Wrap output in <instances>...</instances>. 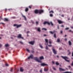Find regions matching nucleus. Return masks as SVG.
<instances>
[{
	"label": "nucleus",
	"mask_w": 73,
	"mask_h": 73,
	"mask_svg": "<svg viewBox=\"0 0 73 73\" xmlns=\"http://www.w3.org/2000/svg\"><path fill=\"white\" fill-rule=\"evenodd\" d=\"M61 57L63 59H64L65 60L67 61V62H69L70 61V60H67V59H68V58L66 56H61Z\"/></svg>",
	"instance_id": "1"
},
{
	"label": "nucleus",
	"mask_w": 73,
	"mask_h": 73,
	"mask_svg": "<svg viewBox=\"0 0 73 73\" xmlns=\"http://www.w3.org/2000/svg\"><path fill=\"white\" fill-rule=\"evenodd\" d=\"M49 44H52V42H51L50 41L49 42Z\"/></svg>",
	"instance_id": "48"
},
{
	"label": "nucleus",
	"mask_w": 73,
	"mask_h": 73,
	"mask_svg": "<svg viewBox=\"0 0 73 73\" xmlns=\"http://www.w3.org/2000/svg\"><path fill=\"white\" fill-rule=\"evenodd\" d=\"M29 9L27 8H26L25 9V11L26 12H27L28 11Z\"/></svg>",
	"instance_id": "21"
},
{
	"label": "nucleus",
	"mask_w": 73,
	"mask_h": 73,
	"mask_svg": "<svg viewBox=\"0 0 73 73\" xmlns=\"http://www.w3.org/2000/svg\"><path fill=\"white\" fill-rule=\"evenodd\" d=\"M19 42L20 43V44H23V42L21 41H20Z\"/></svg>",
	"instance_id": "45"
},
{
	"label": "nucleus",
	"mask_w": 73,
	"mask_h": 73,
	"mask_svg": "<svg viewBox=\"0 0 73 73\" xmlns=\"http://www.w3.org/2000/svg\"><path fill=\"white\" fill-rule=\"evenodd\" d=\"M14 27H16L17 28H19L20 27H21V25H17V24H15L13 25Z\"/></svg>",
	"instance_id": "2"
},
{
	"label": "nucleus",
	"mask_w": 73,
	"mask_h": 73,
	"mask_svg": "<svg viewBox=\"0 0 73 73\" xmlns=\"http://www.w3.org/2000/svg\"><path fill=\"white\" fill-rule=\"evenodd\" d=\"M50 17H53V15H52V14H50Z\"/></svg>",
	"instance_id": "38"
},
{
	"label": "nucleus",
	"mask_w": 73,
	"mask_h": 73,
	"mask_svg": "<svg viewBox=\"0 0 73 73\" xmlns=\"http://www.w3.org/2000/svg\"><path fill=\"white\" fill-rule=\"evenodd\" d=\"M39 46H40V47L41 48H43L42 46H41V44H39Z\"/></svg>",
	"instance_id": "35"
},
{
	"label": "nucleus",
	"mask_w": 73,
	"mask_h": 73,
	"mask_svg": "<svg viewBox=\"0 0 73 73\" xmlns=\"http://www.w3.org/2000/svg\"><path fill=\"white\" fill-rule=\"evenodd\" d=\"M61 27H64V26L63 25H62L61 26Z\"/></svg>",
	"instance_id": "51"
},
{
	"label": "nucleus",
	"mask_w": 73,
	"mask_h": 73,
	"mask_svg": "<svg viewBox=\"0 0 73 73\" xmlns=\"http://www.w3.org/2000/svg\"><path fill=\"white\" fill-rule=\"evenodd\" d=\"M46 49L48 50V46H46Z\"/></svg>",
	"instance_id": "36"
},
{
	"label": "nucleus",
	"mask_w": 73,
	"mask_h": 73,
	"mask_svg": "<svg viewBox=\"0 0 73 73\" xmlns=\"http://www.w3.org/2000/svg\"><path fill=\"white\" fill-rule=\"evenodd\" d=\"M40 73H42V70H40Z\"/></svg>",
	"instance_id": "55"
},
{
	"label": "nucleus",
	"mask_w": 73,
	"mask_h": 73,
	"mask_svg": "<svg viewBox=\"0 0 73 73\" xmlns=\"http://www.w3.org/2000/svg\"><path fill=\"white\" fill-rule=\"evenodd\" d=\"M62 17H64V15H61Z\"/></svg>",
	"instance_id": "60"
},
{
	"label": "nucleus",
	"mask_w": 73,
	"mask_h": 73,
	"mask_svg": "<svg viewBox=\"0 0 73 73\" xmlns=\"http://www.w3.org/2000/svg\"><path fill=\"white\" fill-rule=\"evenodd\" d=\"M60 41V39H57V42H59Z\"/></svg>",
	"instance_id": "30"
},
{
	"label": "nucleus",
	"mask_w": 73,
	"mask_h": 73,
	"mask_svg": "<svg viewBox=\"0 0 73 73\" xmlns=\"http://www.w3.org/2000/svg\"><path fill=\"white\" fill-rule=\"evenodd\" d=\"M31 52L33 53H35V51H34L33 50L31 51Z\"/></svg>",
	"instance_id": "41"
},
{
	"label": "nucleus",
	"mask_w": 73,
	"mask_h": 73,
	"mask_svg": "<svg viewBox=\"0 0 73 73\" xmlns=\"http://www.w3.org/2000/svg\"><path fill=\"white\" fill-rule=\"evenodd\" d=\"M9 46V44H5V46L6 47H8Z\"/></svg>",
	"instance_id": "27"
},
{
	"label": "nucleus",
	"mask_w": 73,
	"mask_h": 73,
	"mask_svg": "<svg viewBox=\"0 0 73 73\" xmlns=\"http://www.w3.org/2000/svg\"><path fill=\"white\" fill-rule=\"evenodd\" d=\"M22 35L21 34H19L17 36V38H22V39H24L23 37H22Z\"/></svg>",
	"instance_id": "4"
},
{
	"label": "nucleus",
	"mask_w": 73,
	"mask_h": 73,
	"mask_svg": "<svg viewBox=\"0 0 73 73\" xmlns=\"http://www.w3.org/2000/svg\"><path fill=\"white\" fill-rule=\"evenodd\" d=\"M56 57H57V58H59V56L58 55H57L56 56Z\"/></svg>",
	"instance_id": "56"
},
{
	"label": "nucleus",
	"mask_w": 73,
	"mask_h": 73,
	"mask_svg": "<svg viewBox=\"0 0 73 73\" xmlns=\"http://www.w3.org/2000/svg\"><path fill=\"white\" fill-rule=\"evenodd\" d=\"M44 36H47V35H44Z\"/></svg>",
	"instance_id": "57"
},
{
	"label": "nucleus",
	"mask_w": 73,
	"mask_h": 73,
	"mask_svg": "<svg viewBox=\"0 0 73 73\" xmlns=\"http://www.w3.org/2000/svg\"><path fill=\"white\" fill-rule=\"evenodd\" d=\"M12 18V19H16V17H13Z\"/></svg>",
	"instance_id": "40"
},
{
	"label": "nucleus",
	"mask_w": 73,
	"mask_h": 73,
	"mask_svg": "<svg viewBox=\"0 0 73 73\" xmlns=\"http://www.w3.org/2000/svg\"><path fill=\"white\" fill-rule=\"evenodd\" d=\"M48 46L49 47H50V46H52V45H51V44H50V45H48Z\"/></svg>",
	"instance_id": "42"
},
{
	"label": "nucleus",
	"mask_w": 73,
	"mask_h": 73,
	"mask_svg": "<svg viewBox=\"0 0 73 73\" xmlns=\"http://www.w3.org/2000/svg\"><path fill=\"white\" fill-rule=\"evenodd\" d=\"M55 64L56 65H59V63H58L57 62H56Z\"/></svg>",
	"instance_id": "26"
},
{
	"label": "nucleus",
	"mask_w": 73,
	"mask_h": 73,
	"mask_svg": "<svg viewBox=\"0 0 73 73\" xmlns=\"http://www.w3.org/2000/svg\"><path fill=\"white\" fill-rule=\"evenodd\" d=\"M69 32H72V33H73V31H71V30H69Z\"/></svg>",
	"instance_id": "32"
},
{
	"label": "nucleus",
	"mask_w": 73,
	"mask_h": 73,
	"mask_svg": "<svg viewBox=\"0 0 73 73\" xmlns=\"http://www.w3.org/2000/svg\"><path fill=\"white\" fill-rule=\"evenodd\" d=\"M60 33H62V31H60Z\"/></svg>",
	"instance_id": "54"
},
{
	"label": "nucleus",
	"mask_w": 73,
	"mask_h": 73,
	"mask_svg": "<svg viewBox=\"0 0 73 73\" xmlns=\"http://www.w3.org/2000/svg\"><path fill=\"white\" fill-rule=\"evenodd\" d=\"M0 35L1 36H3V35Z\"/></svg>",
	"instance_id": "61"
},
{
	"label": "nucleus",
	"mask_w": 73,
	"mask_h": 73,
	"mask_svg": "<svg viewBox=\"0 0 73 73\" xmlns=\"http://www.w3.org/2000/svg\"><path fill=\"white\" fill-rule=\"evenodd\" d=\"M41 65L42 66H48V64H45V63H42L41 64Z\"/></svg>",
	"instance_id": "12"
},
{
	"label": "nucleus",
	"mask_w": 73,
	"mask_h": 73,
	"mask_svg": "<svg viewBox=\"0 0 73 73\" xmlns=\"http://www.w3.org/2000/svg\"><path fill=\"white\" fill-rule=\"evenodd\" d=\"M33 58V54H31L30 56L28 57V59L29 60H30V58H31L32 59V58Z\"/></svg>",
	"instance_id": "5"
},
{
	"label": "nucleus",
	"mask_w": 73,
	"mask_h": 73,
	"mask_svg": "<svg viewBox=\"0 0 73 73\" xmlns=\"http://www.w3.org/2000/svg\"><path fill=\"white\" fill-rule=\"evenodd\" d=\"M56 31H54L53 32H52L51 31H49V32L51 34H52V35L54 33H55V32Z\"/></svg>",
	"instance_id": "15"
},
{
	"label": "nucleus",
	"mask_w": 73,
	"mask_h": 73,
	"mask_svg": "<svg viewBox=\"0 0 73 73\" xmlns=\"http://www.w3.org/2000/svg\"><path fill=\"white\" fill-rule=\"evenodd\" d=\"M37 31H38V32H40V31H41V30H40V28H38Z\"/></svg>",
	"instance_id": "19"
},
{
	"label": "nucleus",
	"mask_w": 73,
	"mask_h": 73,
	"mask_svg": "<svg viewBox=\"0 0 73 73\" xmlns=\"http://www.w3.org/2000/svg\"><path fill=\"white\" fill-rule=\"evenodd\" d=\"M22 16L24 17L25 20H27V18H26V17H25V16L22 15Z\"/></svg>",
	"instance_id": "23"
},
{
	"label": "nucleus",
	"mask_w": 73,
	"mask_h": 73,
	"mask_svg": "<svg viewBox=\"0 0 73 73\" xmlns=\"http://www.w3.org/2000/svg\"><path fill=\"white\" fill-rule=\"evenodd\" d=\"M44 12V11L42 10H38V13L39 14H41L42 13Z\"/></svg>",
	"instance_id": "9"
},
{
	"label": "nucleus",
	"mask_w": 73,
	"mask_h": 73,
	"mask_svg": "<svg viewBox=\"0 0 73 73\" xmlns=\"http://www.w3.org/2000/svg\"><path fill=\"white\" fill-rule=\"evenodd\" d=\"M68 44L70 46V45H72V42H70V41H68Z\"/></svg>",
	"instance_id": "17"
},
{
	"label": "nucleus",
	"mask_w": 73,
	"mask_h": 73,
	"mask_svg": "<svg viewBox=\"0 0 73 73\" xmlns=\"http://www.w3.org/2000/svg\"><path fill=\"white\" fill-rule=\"evenodd\" d=\"M0 24H4V23H0Z\"/></svg>",
	"instance_id": "59"
},
{
	"label": "nucleus",
	"mask_w": 73,
	"mask_h": 73,
	"mask_svg": "<svg viewBox=\"0 0 73 73\" xmlns=\"http://www.w3.org/2000/svg\"><path fill=\"white\" fill-rule=\"evenodd\" d=\"M52 63L53 64H54V61H52Z\"/></svg>",
	"instance_id": "50"
},
{
	"label": "nucleus",
	"mask_w": 73,
	"mask_h": 73,
	"mask_svg": "<svg viewBox=\"0 0 73 73\" xmlns=\"http://www.w3.org/2000/svg\"><path fill=\"white\" fill-rule=\"evenodd\" d=\"M13 70V68H11L10 70V72H12Z\"/></svg>",
	"instance_id": "34"
},
{
	"label": "nucleus",
	"mask_w": 73,
	"mask_h": 73,
	"mask_svg": "<svg viewBox=\"0 0 73 73\" xmlns=\"http://www.w3.org/2000/svg\"><path fill=\"white\" fill-rule=\"evenodd\" d=\"M68 51L69 52V53L68 54V55H69V54H70L71 52H70V50H68Z\"/></svg>",
	"instance_id": "20"
},
{
	"label": "nucleus",
	"mask_w": 73,
	"mask_h": 73,
	"mask_svg": "<svg viewBox=\"0 0 73 73\" xmlns=\"http://www.w3.org/2000/svg\"><path fill=\"white\" fill-rule=\"evenodd\" d=\"M44 71H48V69H46L45 68L44 69Z\"/></svg>",
	"instance_id": "24"
},
{
	"label": "nucleus",
	"mask_w": 73,
	"mask_h": 73,
	"mask_svg": "<svg viewBox=\"0 0 73 73\" xmlns=\"http://www.w3.org/2000/svg\"><path fill=\"white\" fill-rule=\"evenodd\" d=\"M42 30H44V31H46V30H47L46 29H45V28H42Z\"/></svg>",
	"instance_id": "29"
},
{
	"label": "nucleus",
	"mask_w": 73,
	"mask_h": 73,
	"mask_svg": "<svg viewBox=\"0 0 73 73\" xmlns=\"http://www.w3.org/2000/svg\"><path fill=\"white\" fill-rule=\"evenodd\" d=\"M65 29L66 30H68V29H69V28L67 27V28H66Z\"/></svg>",
	"instance_id": "43"
},
{
	"label": "nucleus",
	"mask_w": 73,
	"mask_h": 73,
	"mask_svg": "<svg viewBox=\"0 0 73 73\" xmlns=\"http://www.w3.org/2000/svg\"><path fill=\"white\" fill-rule=\"evenodd\" d=\"M67 35H65V36H64V37H66V36H67Z\"/></svg>",
	"instance_id": "64"
},
{
	"label": "nucleus",
	"mask_w": 73,
	"mask_h": 73,
	"mask_svg": "<svg viewBox=\"0 0 73 73\" xmlns=\"http://www.w3.org/2000/svg\"><path fill=\"white\" fill-rule=\"evenodd\" d=\"M57 28H58V29H59V27H58V26Z\"/></svg>",
	"instance_id": "63"
},
{
	"label": "nucleus",
	"mask_w": 73,
	"mask_h": 73,
	"mask_svg": "<svg viewBox=\"0 0 73 73\" xmlns=\"http://www.w3.org/2000/svg\"><path fill=\"white\" fill-rule=\"evenodd\" d=\"M52 51L54 54H57V51L55 50V49H53V47L52 48Z\"/></svg>",
	"instance_id": "7"
},
{
	"label": "nucleus",
	"mask_w": 73,
	"mask_h": 73,
	"mask_svg": "<svg viewBox=\"0 0 73 73\" xmlns=\"http://www.w3.org/2000/svg\"><path fill=\"white\" fill-rule=\"evenodd\" d=\"M39 58L40 59V60H43L44 59V57H43L42 56L40 57Z\"/></svg>",
	"instance_id": "18"
},
{
	"label": "nucleus",
	"mask_w": 73,
	"mask_h": 73,
	"mask_svg": "<svg viewBox=\"0 0 73 73\" xmlns=\"http://www.w3.org/2000/svg\"><path fill=\"white\" fill-rule=\"evenodd\" d=\"M71 66H73V61L72 62V63L71 64Z\"/></svg>",
	"instance_id": "44"
},
{
	"label": "nucleus",
	"mask_w": 73,
	"mask_h": 73,
	"mask_svg": "<svg viewBox=\"0 0 73 73\" xmlns=\"http://www.w3.org/2000/svg\"><path fill=\"white\" fill-rule=\"evenodd\" d=\"M50 13H54V12H53V11L52 10L50 11H49Z\"/></svg>",
	"instance_id": "28"
},
{
	"label": "nucleus",
	"mask_w": 73,
	"mask_h": 73,
	"mask_svg": "<svg viewBox=\"0 0 73 73\" xmlns=\"http://www.w3.org/2000/svg\"><path fill=\"white\" fill-rule=\"evenodd\" d=\"M68 68H71V67H70V66H68Z\"/></svg>",
	"instance_id": "58"
},
{
	"label": "nucleus",
	"mask_w": 73,
	"mask_h": 73,
	"mask_svg": "<svg viewBox=\"0 0 73 73\" xmlns=\"http://www.w3.org/2000/svg\"><path fill=\"white\" fill-rule=\"evenodd\" d=\"M29 8H31V6H29Z\"/></svg>",
	"instance_id": "62"
},
{
	"label": "nucleus",
	"mask_w": 73,
	"mask_h": 73,
	"mask_svg": "<svg viewBox=\"0 0 73 73\" xmlns=\"http://www.w3.org/2000/svg\"><path fill=\"white\" fill-rule=\"evenodd\" d=\"M20 70L21 72H23V67H21L20 68Z\"/></svg>",
	"instance_id": "16"
},
{
	"label": "nucleus",
	"mask_w": 73,
	"mask_h": 73,
	"mask_svg": "<svg viewBox=\"0 0 73 73\" xmlns=\"http://www.w3.org/2000/svg\"><path fill=\"white\" fill-rule=\"evenodd\" d=\"M50 24L52 26H53V23H52V22H50Z\"/></svg>",
	"instance_id": "33"
},
{
	"label": "nucleus",
	"mask_w": 73,
	"mask_h": 73,
	"mask_svg": "<svg viewBox=\"0 0 73 73\" xmlns=\"http://www.w3.org/2000/svg\"><path fill=\"white\" fill-rule=\"evenodd\" d=\"M58 22L59 24H63V23H64V22L63 21H62L60 20H58Z\"/></svg>",
	"instance_id": "6"
},
{
	"label": "nucleus",
	"mask_w": 73,
	"mask_h": 73,
	"mask_svg": "<svg viewBox=\"0 0 73 73\" xmlns=\"http://www.w3.org/2000/svg\"><path fill=\"white\" fill-rule=\"evenodd\" d=\"M45 41L46 42V43H45V45H47L48 43V39H45Z\"/></svg>",
	"instance_id": "10"
},
{
	"label": "nucleus",
	"mask_w": 73,
	"mask_h": 73,
	"mask_svg": "<svg viewBox=\"0 0 73 73\" xmlns=\"http://www.w3.org/2000/svg\"><path fill=\"white\" fill-rule=\"evenodd\" d=\"M43 24H44V25H45V24H48V25H50V23L47 21H44L43 23Z\"/></svg>",
	"instance_id": "8"
},
{
	"label": "nucleus",
	"mask_w": 73,
	"mask_h": 73,
	"mask_svg": "<svg viewBox=\"0 0 73 73\" xmlns=\"http://www.w3.org/2000/svg\"><path fill=\"white\" fill-rule=\"evenodd\" d=\"M59 50H61L62 49V48H59Z\"/></svg>",
	"instance_id": "53"
},
{
	"label": "nucleus",
	"mask_w": 73,
	"mask_h": 73,
	"mask_svg": "<svg viewBox=\"0 0 73 73\" xmlns=\"http://www.w3.org/2000/svg\"><path fill=\"white\" fill-rule=\"evenodd\" d=\"M5 65L6 66H8L9 65L8 64H7V63Z\"/></svg>",
	"instance_id": "47"
},
{
	"label": "nucleus",
	"mask_w": 73,
	"mask_h": 73,
	"mask_svg": "<svg viewBox=\"0 0 73 73\" xmlns=\"http://www.w3.org/2000/svg\"><path fill=\"white\" fill-rule=\"evenodd\" d=\"M35 13L37 14L38 13V10H36L35 11Z\"/></svg>",
	"instance_id": "14"
},
{
	"label": "nucleus",
	"mask_w": 73,
	"mask_h": 73,
	"mask_svg": "<svg viewBox=\"0 0 73 73\" xmlns=\"http://www.w3.org/2000/svg\"><path fill=\"white\" fill-rule=\"evenodd\" d=\"M36 25H38V22L36 21Z\"/></svg>",
	"instance_id": "37"
},
{
	"label": "nucleus",
	"mask_w": 73,
	"mask_h": 73,
	"mask_svg": "<svg viewBox=\"0 0 73 73\" xmlns=\"http://www.w3.org/2000/svg\"><path fill=\"white\" fill-rule=\"evenodd\" d=\"M54 37L55 38H56V34H54Z\"/></svg>",
	"instance_id": "25"
},
{
	"label": "nucleus",
	"mask_w": 73,
	"mask_h": 73,
	"mask_svg": "<svg viewBox=\"0 0 73 73\" xmlns=\"http://www.w3.org/2000/svg\"><path fill=\"white\" fill-rule=\"evenodd\" d=\"M26 50L28 52H30V51H29V50L28 49L26 48Z\"/></svg>",
	"instance_id": "31"
},
{
	"label": "nucleus",
	"mask_w": 73,
	"mask_h": 73,
	"mask_svg": "<svg viewBox=\"0 0 73 73\" xmlns=\"http://www.w3.org/2000/svg\"><path fill=\"white\" fill-rule=\"evenodd\" d=\"M53 69L54 70H56V68H53Z\"/></svg>",
	"instance_id": "49"
},
{
	"label": "nucleus",
	"mask_w": 73,
	"mask_h": 73,
	"mask_svg": "<svg viewBox=\"0 0 73 73\" xmlns=\"http://www.w3.org/2000/svg\"><path fill=\"white\" fill-rule=\"evenodd\" d=\"M5 20H4L5 21H8V19L6 18L5 19Z\"/></svg>",
	"instance_id": "22"
},
{
	"label": "nucleus",
	"mask_w": 73,
	"mask_h": 73,
	"mask_svg": "<svg viewBox=\"0 0 73 73\" xmlns=\"http://www.w3.org/2000/svg\"><path fill=\"white\" fill-rule=\"evenodd\" d=\"M34 59L37 62H41V61L40 60H39V59H38V58L37 57H35L34 58Z\"/></svg>",
	"instance_id": "3"
},
{
	"label": "nucleus",
	"mask_w": 73,
	"mask_h": 73,
	"mask_svg": "<svg viewBox=\"0 0 73 73\" xmlns=\"http://www.w3.org/2000/svg\"><path fill=\"white\" fill-rule=\"evenodd\" d=\"M31 22L33 24H34V21H31Z\"/></svg>",
	"instance_id": "46"
},
{
	"label": "nucleus",
	"mask_w": 73,
	"mask_h": 73,
	"mask_svg": "<svg viewBox=\"0 0 73 73\" xmlns=\"http://www.w3.org/2000/svg\"><path fill=\"white\" fill-rule=\"evenodd\" d=\"M59 70L60 71H65V70L61 68H59Z\"/></svg>",
	"instance_id": "13"
},
{
	"label": "nucleus",
	"mask_w": 73,
	"mask_h": 73,
	"mask_svg": "<svg viewBox=\"0 0 73 73\" xmlns=\"http://www.w3.org/2000/svg\"><path fill=\"white\" fill-rule=\"evenodd\" d=\"M30 33V31H28L27 32V34H28V33Z\"/></svg>",
	"instance_id": "39"
},
{
	"label": "nucleus",
	"mask_w": 73,
	"mask_h": 73,
	"mask_svg": "<svg viewBox=\"0 0 73 73\" xmlns=\"http://www.w3.org/2000/svg\"><path fill=\"white\" fill-rule=\"evenodd\" d=\"M64 40L65 41H67V39H66V38H65L64 39Z\"/></svg>",
	"instance_id": "52"
},
{
	"label": "nucleus",
	"mask_w": 73,
	"mask_h": 73,
	"mask_svg": "<svg viewBox=\"0 0 73 73\" xmlns=\"http://www.w3.org/2000/svg\"><path fill=\"white\" fill-rule=\"evenodd\" d=\"M34 43H35V41H32L29 42V43L31 45H33L34 44Z\"/></svg>",
	"instance_id": "11"
}]
</instances>
